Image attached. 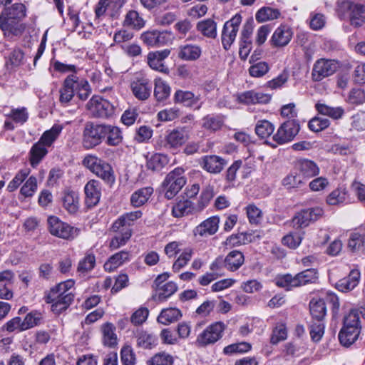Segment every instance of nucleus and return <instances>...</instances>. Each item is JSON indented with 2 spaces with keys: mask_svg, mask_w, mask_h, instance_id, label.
Masks as SVG:
<instances>
[{
  "mask_svg": "<svg viewBox=\"0 0 365 365\" xmlns=\"http://www.w3.org/2000/svg\"><path fill=\"white\" fill-rule=\"evenodd\" d=\"M96 264V257L93 253H87L85 257L81 259L78 265V272L87 273L92 270Z\"/></svg>",
  "mask_w": 365,
  "mask_h": 365,
  "instance_id": "62",
  "label": "nucleus"
},
{
  "mask_svg": "<svg viewBox=\"0 0 365 365\" xmlns=\"http://www.w3.org/2000/svg\"><path fill=\"white\" fill-rule=\"evenodd\" d=\"M295 276L289 274L278 276L275 279V284L277 286L284 288L286 290H290L294 287H297Z\"/></svg>",
  "mask_w": 365,
  "mask_h": 365,
  "instance_id": "63",
  "label": "nucleus"
},
{
  "mask_svg": "<svg viewBox=\"0 0 365 365\" xmlns=\"http://www.w3.org/2000/svg\"><path fill=\"white\" fill-rule=\"evenodd\" d=\"M255 55L252 54L250 58L252 66L249 68V73L252 77L261 78L269 72L270 67L267 62H255Z\"/></svg>",
  "mask_w": 365,
  "mask_h": 365,
  "instance_id": "39",
  "label": "nucleus"
},
{
  "mask_svg": "<svg viewBox=\"0 0 365 365\" xmlns=\"http://www.w3.org/2000/svg\"><path fill=\"white\" fill-rule=\"evenodd\" d=\"M63 129V125L54 124L49 130H46L42 134L39 141L47 147H51L58 138Z\"/></svg>",
  "mask_w": 365,
  "mask_h": 365,
  "instance_id": "43",
  "label": "nucleus"
},
{
  "mask_svg": "<svg viewBox=\"0 0 365 365\" xmlns=\"http://www.w3.org/2000/svg\"><path fill=\"white\" fill-rule=\"evenodd\" d=\"M173 356L165 351L155 354L147 361L148 365H173Z\"/></svg>",
  "mask_w": 365,
  "mask_h": 365,
  "instance_id": "56",
  "label": "nucleus"
},
{
  "mask_svg": "<svg viewBox=\"0 0 365 365\" xmlns=\"http://www.w3.org/2000/svg\"><path fill=\"white\" fill-rule=\"evenodd\" d=\"M302 238V235L300 233L290 232L282 238V242L290 249H296L300 245Z\"/></svg>",
  "mask_w": 365,
  "mask_h": 365,
  "instance_id": "64",
  "label": "nucleus"
},
{
  "mask_svg": "<svg viewBox=\"0 0 365 365\" xmlns=\"http://www.w3.org/2000/svg\"><path fill=\"white\" fill-rule=\"evenodd\" d=\"M304 177L297 172L292 173L282 180V185L287 189L297 188L304 185Z\"/></svg>",
  "mask_w": 365,
  "mask_h": 365,
  "instance_id": "55",
  "label": "nucleus"
},
{
  "mask_svg": "<svg viewBox=\"0 0 365 365\" xmlns=\"http://www.w3.org/2000/svg\"><path fill=\"white\" fill-rule=\"evenodd\" d=\"M225 268L229 271L237 270L244 263L245 257L243 254L237 250L230 252L225 257Z\"/></svg>",
  "mask_w": 365,
  "mask_h": 365,
  "instance_id": "36",
  "label": "nucleus"
},
{
  "mask_svg": "<svg viewBox=\"0 0 365 365\" xmlns=\"http://www.w3.org/2000/svg\"><path fill=\"white\" fill-rule=\"evenodd\" d=\"M14 279L13 272L4 270L0 272V299L10 300L13 298L12 287Z\"/></svg>",
  "mask_w": 365,
  "mask_h": 365,
  "instance_id": "19",
  "label": "nucleus"
},
{
  "mask_svg": "<svg viewBox=\"0 0 365 365\" xmlns=\"http://www.w3.org/2000/svg\"><path fill=\"white\" fill-rule=\"evenodd\" d=\"M47 221L49 232L53 236L72 240L79 235L80 230L78 228L71 226L56 216L48 217Z\"/></svg>",
  "mask_w": 365,
  "mask_h": 365,
  "instance_id": "6",
  "label": "nucleus"
},
{
  "mask_svg": "<svg viewBox=\"0 0 365 365\" xmlns=\"http://www.w3.org/2000/svg\"><path fill=\"white\" fill-rule=\"evenodd\" d=\"M202 48L194 43H186L179 46L178 56L184 61H195L202 55Z\"/></svg>",
  "mask_w": 365,
  "mask_h": 365,
  "instance_id": "27",
  "label": "nucleus"
},
{
  "mask_svg": "<svg viewBox=\"0 0 365 365\" xmlns=\"http://www.w3.org/2000/svg\"><path fill=\"white\" fill-rule=\"evenodd\" d=\"M196 28L199 32L207 38H215L217 36V24L212 19H208L199 21Z\"/></svg>",
  "mask_w": 365,
  "mask_h": 365,
  "instance_id": "46",
  "label": "nucleus"
},
{
  "mask_svg": "<svg viewBox=\"0 0 365 365\" xmlns=\"http://www.w3.org/2000/svg\"><path fill=\"white\" fill-rule=\"evenodd\" d=\"M274 130L272 123L266 120H259L255 125V133L261 138L270 136Z\"/></svg>",
  "mask_w": 365,
  "mask_h": 365,
  "instance_id": "58",
  "label": "nucleus"
},
{
  "mask_svg": "<svg viewBox=\"0 0 365 365\" xmlns=\"http://www.w3.org/2000/svg\"><path fill=\"white\" fill-rule=\"evenodd\" d=\"M226 325L222 322H216L201 332L196 339V344L200 346H206L219 341L223 336Z\"/></svg>",
  "mask_w": 365,
  "mask_h": 365,
  "instance_id": "7",
  "label": "nucleus"
},
{
  "mask_svg": "<svg viewBox=\"0 0 365 365\" xmlns=\"http://www.w3.org/2000/svg\"><path fill=\"white\" fill-rule=\"evenodd\" d=\"M361 329L351 327L344 326L339 333V339L344 346H350L358 339Z\"/></svg>",
  "mask_w": 365,
  "mask_h": 365,
  "instance_id": "32",
  "label": "nucleus"
},
{
  "mask_svg": "<svg viewBox=\"0 0 365 365\" xmlns=\"http://www.w3.org/2000/svg\"><path fill=\"white\" fill-rule=\"evenodd\" d=\"M220 219L212 216L202 222L193 230L195 236L207 237L217 232L219 227Z\"/></svg>",
  "mask_w": 365,
  "mask_h": 365,
  "instance_id": "21",
  "label": "nucleus"
},
{
  "mask_svg": "<svg viewBox=\"0 0 365 365\" xmlns=\"http://www.w3.org/2000/svg\"><path fill=\"white\" fill-rule=\"evenodd\" d=\"M153 192L151 187H145L135 191L130 197L131 205L135 207L143 205Z\"/></svg>",
  "mask_w": 365,
  "mask_h": 365,
  "instance_id": "41",
  "label": "nucleus"
},
{
  "mask_svg": "<svg viewBox=\"0 0 365 365\" xmlns=\"http://www.w3.org/2000/svg\"><path fill=\"white\" fill-rule=\"evenodd\" d=\"M90 114L96 118H108L115 112L114 106L107 100L100 96H93L86 105Z\"/></svg>",
  "mask_w": 365,
  "mask_h": 365,
  "instance_id": "8",
  "label": "nucleus"
},
{
  "mask_svg": "<svg viewBox=\"0 0 365 365\" xmlns=\"http://www.w3.org/2000/svg\"><path fill=\"white\" fill-rule=\"evenodd\" d=\"M91 88L88 82L80 78L76 74H71L66 77L63 83L59 93V101L61 104L66 106L72 100L75 93L81 100H86L91 94Z\"/></svg>",
  "mask_w": 365,
  "mask_h": 365,
  "instance_id": "3",
  "label": "nucleus"
},
{
  "mask_svg": "<svg viewBox=\"0 0 365 365\" xmlns=\"http://www.w3.org/2000/svg\"><path fill=\"white\" fill-rule=\"evenodd\" d=\"M130 88L137 99L145 101L150 96L152 86L150 81L146 77L141 76L134 78L130 83Z\"/></svg>",
  "mask_w": 365,
  "mask_h": 365,
  "instance_id": "16",
  "label": "nucleus"
},
{
  "mask_svg": "<svg viewBox=\"0 0 365 365\" xmlns=\"http://www.w3.org/2000/svg\"><path fill=\"white\" fill-rule=\"evenodd\" d=\"M346 101L351 105L358 106L365 103V92L358 88H352L348 93Z\"/></svg>",
  "mask_w": 365,
  "mask_h": 365,
  "instance_id": "61",
  "label": "nucleus"
},
{
  "mask_svg": "<svg viewBox=\"0 0 365 365\" xmlns=\"http://www.w3.org/2000/svg\"><path fill=\"white\" fill-rule=\"evenodd\" d=\"M189 138L190 135L187 128L185 127H178L167 133L163 146L165 149L178 152L185 144Z\"/></svg>",
  "mask_w": 365,
  "mask_h": 365,
  "instance_id": "9",
  "label": "nucleus"
},
{
  "mask_svg": "<svg viewBox=\"0 0 365 365\" xmlns=\"http://www.w3.org/2000/svg\"><path fill=\"white\" fill-rule=\"evenodd\" d=\"M315 108L319 113L327 115L334 120L341 118L344 114V109L341 106L331 107L325 103H317Z\"/></svg>",
  "mask_w": 365,
  "mask_h": 365,
  "instance_id": "40",
  "label": "nucleus"
},
{
  "mask_svg": "<svg viewBox=\"0 0 365 365\" xmlns=\"http://www.w3.org/2000/svg\"><path fill=\"white\" fill-rule=\"evenodd\" d=\"M171 88L169 84L162 79L157 78L154 81V96L157 101L167 100L170 95Z\"/></svg>",
  "mask_w": 365,
  "mask_h": 365,
  "instance_id": "35",
  "label": "nucleus"
},
{
  "mask_svg": "<svg viewBox=\"0 0 365 365\" xmlns=\"http://www.w3.org/2000/svg\"><path fill=\"white\" fill-rule=\"evenodd\" d=\"M324 214V210L320 207L305 209L298 212L292 219L294 226L297 227H306L310 223L319 220Z\"/></svg>",
  "mask_w": 365,
  "mask_h": 365,
  "instance_id": "12",
  "label": "nucleus"
},
{
  "mask_svg": "<svg viewBox=\"0 0 365 365\" xmlns=\"http://www.w3.org/2000/svg\"><path fill=\"white\" fill-rule=\"evenodd\" d=\"M200 165L207 173L218 174L224 169L227 161L220 156L209 155L201 158Z\"/></svg>",
  "mask_w": 365,
  "mask_h": 365,
  "instance_id": "17",
  "label": "nucleus"
},
{
  "mask_svg": "<svg viewBox=\"0 0 365 365\" xmlns=\"http://www.w3.org/2000/svg\"><path fill=\"white\" fill-rule=\"evenodd\" d=\"M26 6L21 3H16L5 7L0 15V29L7 38L21 36L26 29L21 21L26 15Z\"/></svg>",
  "mask_w": 365,
  "mask_h": 365,
  "instance_id": "1",
  "label": "nucleus"
},
{
  "mask_svg": "<svg viewBox=\"0 0 365 365\" xmlns=\"http://www.w3.org/2000/svg\"><path fill=\"white\" fill-rule=\"evenodd\" d=\"M48 148L39 140L33 145L29 151V162L33 168H36L46 155Z\"/></svg>",
  "mask_w": 365,
  "mask_h": 365,
  "instance_id": "34",
  "label": "nucleus"
},
{
  "mask_svg": "<svg viewBox=\"0 0 365 365\" xmlns=\"http://www.w3.org/2000/svg\"><path fill=\"white\" fill-rule=\"evenodd\" d=\"M252 349V345L248 342L235 343L226 346L223 349V353L226 355H232L234 354H244L248 352Z\"/></svg>",
  "mask_w": 365,
  "mask_h": 365,
  "instance_id": "57",
  "label": "nucleus"
},
{
  "mask_svg": "<svg viewBox=\"0 0 365 365\" xmlns=\"http://www.w3.org/2000/svg\"><path fill=\"white\" fill-rule=\"evenodd\" d=\"M201 96L195 94L190 91L178 90L174 94V101L176 103L192 108L195 110H200L202 106L200 101Z\"/></svg>",
  "mask_w": 365,
  "mask_h": 365,
  "instance_id": "14",
  "label": "nucleus"
},
{
  "mask_svg": "<svg viewBox=\"0 0 365 365\" xmlns=\"http://www.w3.org/2000/svg\"><path fill=\"white\" fill-rule=\"evenodd\" d=\"M93 174L108 184H113L115 182L113 170L111 165L104 160L98 165Z\"/></svg>",
  "mask_w": 365,
  "mask_h": 365,
  "instance_id": "38",
  "label": "nucleus"
},
{
  "mask_svg": "<svg viewBox=\"0 0 365 365\" xmlns=\"http://www.w3.org/2000/svg\"><path fill=\"white\" fill-rule=\"evenodd\" d=\"M237 100L244 104H265L270 101L271 95L255 91H248L237 95Z\"/></svg>",
  "mask_w": 365,
  "mask_h": 365,
  "instance_id": "22",
  "label": "nucleus"
},
{
  "mask_svg": "<svg viewBox=\"0 0 365 365\" xmlns=\"http://www.w3.org/2000/svg\"><path fill=\"white\" fill-rule=\"evenodd\" d=\"M193 251L191 248H185L174 262L172 269L174 272H178L182 268L185 267L190 261L192 257Z\"/></svg>",
  "mask_w": 365,
  "mask_h": 365,
  "instance_id": "54",
  "label": "nucleus"
},
{
  "mask_svg": "<svg viewBox=\"0 0 365 365\" xmlns=\"http://www.w3.org/2000/svg\"><path fill=\"white\" fill-rule=\"evenodd\" d=\"M113 1L114 0H100L95 10L96 16L101 17L106 11L108 12L110 16H116L121 8L115 7Z\"/></svg>",
  "mask_w": 365,
  "mask_h": 365,
  "instance_id": "45",
  "label": "nucleus"
},
{
  "mask_svg": "<svg viewBox=\"0 0 365 365\" xmlns=\"http://www.w3.org/2000/svg\"><path fill=\"white\" fill-rule=\"evenodd\" d=\"M299 131V125L294 120H287L282 123L272 136L273 140L278 145L292 141Z\"/></svg>",
  "mask_w": 365,
  "mask_h": 365,
  "instance_id": "11",
  "label": "nucleus"
},
{
  "mask_svg": "<svg viewBox=\"0 0 365 365\" xmlns=\"http://www.w3.org/2000/svg\"><path fill=\"white\" fill-rule=\"evenodd\" d=\"M116 232H119V235L113 237L109 243V247L112 250L125 245L132 235L131 230H118Z\"/></svg>",
  "mask_w": 365,
  "mask_h": 365,
  "instance_id": "52",
  "label": "nucleus"
},
{
  "mask_svg": "<svg viewBox=\"0 0 365 365\" xmlns=\"http://www.w3.org/2000/svg\"><path fill=\"white\" fill-rule=\"evenodd\" d=\"M280 11L277 9L264 6L259 9L255 14V19L259 23L277 19L280 16Z\"/></svg>",
  "mask_w": 365,
  "mask_h": 365,
  "instance_id": "48",
  "label": "nucleus"
},
{
  "mask_svg": "<svg viewBox=\"0 0 365 365\" xmlns=\"http://www.w3.org/2000/svg\"><path fill=\"white\" fill-rule=\"evenodd\" d=\"M136 339L138 346L145 349H151L158 344V337L153 333L143 329L137 331Z\"/></svg>",
  "mask_w": 365,
  "mask_h": 365,
  "instance_id": "33",
  "label": "nucleus"
},
{
  "mask_svg": "<svg viewBox=\"0 0 365 365\" xmlns=\"http://www.w3.org/2000/svg\"><path fill=\"white\" fill-rule=\"evenodd\" d=\"M168 163V157L165 155L155 153L152 155L147 160V168L155 171L161 170Z\"/></svg>",
  "mask_w": 365,
  "mask_h": 365,
  "instance_id": "51",
  "label": "nucleus"
},
{
  "mask_svg": "<svg viewBox=\"0 0 365 365\" xmlns=\"http://www.w3.org/2000/svg\"><path fill=\"white\" fill-rule=\"evenodd\" d=\"M104 140L107 145L110 146H117L123 140V134L120 129L115 125H104Z\"/></svg>",
  "mask_w": 365,
  "mask_h": 365,
  "instance_id": "30",
  "label": "nucleus"
},
{
  "mask_svg": "<svg viewBox=\"0 0 365 365\" xmlns=\"http://www.w3.org/2000/svg\"><path fill=\"white\" fill-rule=\"evenodd\" d=\"M241 22L242 16L240 14H236L231 19L225 23L222 32V43L225 49H229L235 41Z\"/></svg>",
  "mask_w": 365,
  "mask_h": 365,
  "instance_id": "10",
  "label": "nucleus"
},
{
  "mask_svg": "<svg viewBox=\"0 0 365 365\" xmlns=\"http://www.w3.org/2000/svg\"><path fill=\"white\" fill-rule=\"evenodd\" d=\"M292 29L285 25H281L276 29L271 38V43L275 47L287 46L292 38Z\"/></svg>",
  "mask_w": 365,
  "mask_h": 365,
  "instance_id": "24",
  "label": "nucleus"
},
{
  "mask_svg": "<svg viewBox=\"0 0 365 365\" xmlns=\"http://www.w3.org/2000/svg\"><path fill=\"white\" fill-rule=\"evenodd\" d=\"M196 208L189 200H180L172 209V214L175 217H182L192 213Z\"/></svg>",
  "mask_w": 365,
  "mask_h": 365,
  "instance_id": "47",
  "label": "nucleus"
},
{
  "mask_svg": "<svg viewBox=\"0 0 365 365\" xmlns=\"http://www.w3.org/2000/svg\"><path fill=\"white\" fill-rule=\"evenodd\" d=\"M75 281L67 279L59 282L45 292L43 299L46 303L51 304V311L60 314L66 311L74 299Z\"/></svg>",
  "mask_w": 365,
  "mask_h": 365,
  "instance_id": "2",
  "label": "nucleus"
},
{
  "mask_svg": "<svg viewBox=\"0 0 365 365\" xmlns=\"http://www.w3.org/2000/svg\"><path fill=\"white\" fill-rule=\"evenodd\" d=\"M86 194V204L87 207H92L96 205L101 195V185L98 180H91L84 187Z\"/></svg>",
  "mask_w": 365,
  "mask_h": 365,
  "instance_id": "20",
  "label": "nucleus"
},
{
  "mask_svg": "<svg viewBox=\"0 0 365 365\" xmlns=\"http://www.w3.org/2000/svg\"><path fill=\"white\" fill-rule=\"evenodd\" d=\"M115 327L111 323H106L102 327L103 342L105 346L112 347L117 344Z\"/></svg>",
  "mask_w": 365,
  "mask_h": 365,
  "instance_id": "49",
  "label": "nucleus"
},
{
  "mask_svg": "<svg viewBox=\"0 0 365 365\" xmlns=\"http://www.w3.org/2000/svg\"><path fill=\"white\" fill-rule=\"evenodd\" d=\"M360 272L358 269H352L349 274L336 283V288L341 292H347L354 289L360 280Z\"/></svg>",
  "mask_w": 365,
  "mask_h": 365,
  "instance_id": "28",
  "label": "nucleus"
},
{
  "mask_svg": "<svg viewBox=\"0 0 365 365\" xmlns=\"http://www.w3.org/2000/svg\"><path fill=\"white\" fill-rule=\"evenodd\" d=\"M295 168L301 176L304 177L305 181L307 178L317 176L319 173V168L317 163L308 159L298 160Z\"/></svg>",
  "mask_w": 365,
  "mask_h": 365,
  "instance_id": "25",
  "label": "nucleus"
},
{
  "mask_svg": "<svg viewBox=\"0 0 365 365\" xmlns=\"http://www.w3.org/2000/svg\"><path fill=\"white\" fill-rule=\"evenodd\" d=\"M177 289L178 286L174 282H168L157 288L155 298L159 301H164L173 295Z\"/></svg>",
  "mask_w": 365,
  "mask_h": 365,
  "instance_id": "53",
  "label": "nucleus"
},
{
  "mask_svg": "<svg viewBox=\"0 0 365 365\" xmlns=\"http://www.w3.org/2000/svg\"><path fill=\"white\" fill-rule=\"evenodd\" d=\"M297 287L314 283L318 279V273L315 269H307L295 275Z\"/></svg>",
  "mask_w": 365,
  "mask_h": 365,
  "instance_id": "50",
  "label": "nucleus"
},
{
  "mask_svg": "<svg viewBox=\"0 0 365 365\" xmlns=\"http://www.w3.org/2000/svg\"><path fill=\"white\" fill-rule=\"evenodd\" d=\"M142 217V212L140 210L127 212L119 217L112 225V230L117 232L118 230H131L130 226L133 222Z\"/></svg>",
  "mask_w": 365,
  "mask_h": 365,
  "instance_id": "23",
  "label": "nucleus"
},
{
  "mask_svg": "<svg viewBox=\"0 0 365 365\" xmlns=\"http://www.w3.org/2000/svg\"><path fill=\"white\" fill-rule=\"evenodd\" d=\"M29 168H24L20 170L14 176V178L9 182L7 190L9 192H13L16 190L19 185L26 180L28 176L30 174Z\"/></svg>",
  "mask_w": 365,
  "mask_h": 365,
  "instance_id": "60",
  "label": "nucleus"
},
{
  "mask_svg": "<svg viewBox=\"0 0 365 365\" xmlns=\"http://www.w3.org/2000/svg\"><path fill=\"white\" fill-rule=\"evenodd\" d=\"M341 6L344 9L350 11L351 24L359 27L365 22V6L346 0L341 2Z\"/></svg>",
  "mask_w": 365,
  "mask_h": 365,
  "instance_id": "15",
  "label": "nucleus"
},
{
  "mask_svg": "<svg viewBox=\"0 0 365 365\" xmlns=\"http://www.w3.org/2000/svg\"><path fill=\"white\" fill-rule=\"evenodd\" d=\"M337 61L331 59L321 58L316 61L312 70V77L316 81L332 75L338 68Z\"/></svg>",
  "mask_w": 365,
  "mask_h": 365,
  "instance_id": "13",
  "label": "nucleus"
},
{
  "mask_svg": "<svg viewBox=\"0 0 365 365\" xmlns=\"http://www.w3.org/2000/svg\"><path fill=\"white\" fill-rule=\"evenodd\" d=\"M104 125L88 122L85 124L82 145L84 148L89 150L100 145L104 140Z\"/></svg>",
  "mask_w": 365,
  "mask_h": 365,
  "instance_id": "5",
  "label": "nucleus"
},
{
  "mask_svg": "<svg viewBox=\"0 0 365 365\" xmlns=\"http://www.w3.org/2000/svg\"><path fill=\"white\" fill-rule=\"evenodd\" d=\"M37 179L35 176L31 175L26 178L24 184L20 190V194L24 197H32L37 190Z\"/></svg>",
  "mask_w": 365,
  "mask_h": 365,
  "instance_id": "59",
  "label": "nucleus"
},
{
  "mask_svg": "<svg viewBox=\"0 0 365 365\" xmlns=\"http://www.w3.org/2000/svg\"><path fill=\"white\" fill-rule=\"evenodd\" d=\"M63 207L70 213L76 214L79 208V198L76 192L66 190L62 196Z\"/></svg>",
  "mask_w": 365,
  "mask_h": 365,
  "instance_id": "31",
  "label": "nucleus"
},
{
  "mask_svg": "<svg viewBox=\"0 0 365 365\" xmlns=\"http://www.w3.org/2000/svg\"><path fill=\"white\" fill-rule=\"evenodd\" d=\"M310 313L316 320H323L327 313L325 302L321 298H313L309 302Z\"/></svg>",
  "mask_w": 365,
  "mask_h": 365,
  "instance_id": "42",
  "label": "nucleus"
},
{
  "mask_svg": "<svg viewBox=\"0 0 365 365\" xmlns=\"http://www.w3.org/2000/svg\"><path fill=\"white\" fill-rule=\"evenodd\" d=\"M145 21L135 10L129 11L124 19L123 25L125 27H128L135 30H140L145 26Z\"/></svg>",
  "mask_w": 365,
  "mask_h": 365,
  "instance_id": "37",
  "label": "nucleus"
},
{
  "mask_svg": "<svg viewBox=\"0 0 365 365\" xmlns=\"http://www.w3.org/2000/svg\"><path fill=\"white\" fill-rule=\"evenodd\" d=\"M225 116L221 114H209L202 118L201 126L210 133H215L222 128Z\"/></svg>",
  "mask_w": 365,
  "mask_h": 365,
  "instance_id": "26",
  "label": "nucleus"
},
{
  "mask_svg": "<svg viewBox=\"0 0 365 365\" xmlns=\"http://www.w3.org/2000/svg\"><path fill=\"white\" fill-rule=\"evenodd\" d=\"M130 260V253L128 251L123 250L110 256L106 262L103 267L106 272H112Z\"/></svg>",
  "mask_w": 365,
  "mask_h": 365,
  "instance_id": "29",
  "label": "nucleus"
},
{
  "mask_svg": "<svg viewBox=\"0 0 365 365\" xmlns=\"http://www.w3.org/2000/svg\"><path fill=\"white\" fill-rule=\"evenodd\" d=\"M170 53V50L167 48L148 53L147 59L149 66L153 70L168 74L169 68L164 64L163 61L168 57Z\"/></svg>",
  "mask_w": 365,
  "mask_h": 365,
  "instance_id": "18",
  "label": "nucleus"
},
{
  "mask_svg": "<svg viewBox=\"0 0 365 365\" xmlns=\"http://www.w3.org/2000/svg\"><path fill=\"white\" fill-rule=\"evenodd\" d=\"M182 317V313L177 308H167L161 311L158 317V322L164 325H168L178 321Z\"/></svg>",
  "mask_w": 365,
  "mask_h": 365,
  "instance_id": "44",
  "label": "nucleus"
},
{
  "mask_svg": "<svg viewBox=\"0 0 365 365\" xmlns=\"http://www.w3.org/2000/svg\"><path fill=\"white\" fill-rule=\"evenodd\" d=\"M185 183L184 169L182 168H175L167 175L163 182L165 197L169 200L173 198Z\"/></svg>",
  "mask_w": 365,
  "mask_h": 365,
  "instance_id": "4",
  "label": "nucleus"
}]
</instances>
